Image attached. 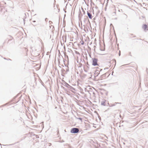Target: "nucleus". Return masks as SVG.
<instances>
[{"instance_id":"f257e3e1","label":"nucleus","mask_w":148,"mask_h":148,"mask_svg":"<svg viewBox=\"0 0 148 148\" xmlns=\"http://www.w3.org/2000/svg\"><path fill=\"white\" fill-rule=\"evenodd\" d=\"M79 130L78 128H73L71 130V132L72 134H75L79 132Z\"/></svg>"},{"instance_id":"f03ea898","label":"nucleus","mask_w":148,"mask_h":148,"mask_svg":"<svg viewBox=\"0 0 148 148\" xmlns=\"http://www.w3.org/2000/svg\"><path fill=\"white\" fill-rule=\"evenodd\" d=\"M92 60V65L93 66H98V65L97 63L98 59L96 58H93Z\"/></svg>"},{"instance_id":"7ed1b4c3","label":"nucleus","mask_w":148,"mask_h":148,"mask_svg":"<svg viewBox=\"0 0 148 148\" xmlns=\"http://www.w3.org/2000/svg\"><path fill=\"white\" fill-rule=\"evenodd\" d=\"M87 14L89 18L90 19H92V16L91 13L89 12L88 11H87Z\"/></svg>"},{"instance_id":"20e7f679","label":"nucleus","mask_w":148,"mask_h":148,"mask_svg":"<svg viewBox=\"0 0 148 148\" xmlns=\"http://www.w3.org/2000/svg\"><path fill=\"white\" fill-rule=\"evenodd\" d=\"M147 28V26L146 24H144L143 26V28L144 29V30H146V29Z\"/></svg>"},{"instance_id":"39448f33","label":"nucleus","mask_w":148,"mask_h":148,"mask_svg":"<svg viewBox=\"0 0 148 148\" xmlns=\"http://www.w3.org/2000/svg\"><path fill=\"white\" fill-rule=\"evenodd\" d=\"M105 101H106L105 100L102 101L101 103V105L105 106L106 105Z\"/></svg>"},{"instance_id":"423d86ee","label":"nucleus","mask_w":148,"mask_h":148,"mask_svg":"<svg viewBox=\"0 0 148 148\" xmlns=\"http://www.w3.org/2000/svg\"><path fill=\"white\" fill-rule=\"evenodd\" d=\"M75 117L76 119H79L81 121H82V118H77L76 117Z\"/></svg>"},{"instance_id":"0eeeda50","label":"nucleus","mask_w":148,"mask_h":148,"mask_svg":"<svg viewBox=\"0 0 148 148\" xmlns=\"http://www.w3.org/2000/svg\"><path fill=\"white\" fill-rule=\"evenodd\" d=\"M82 14H81V12H80V13H79V18H80V17L82 16Z\"/></svg>"},{"instance_id":"6e6552de","label":"nucleus","mask_w":148,"mask_h":148,"mask_svg":"<svg viewBox=\"0 0 148 148\" xmlns=\"http://www.w3.org/2000/svg\"><path fill=\"white\" fill-rule=\"evenodd\" d=\"M82 9L83 10V12H84V14H85V11L84 10H83V8H82Z\"/></svg>"},{"instance_id":"1a4fd4ad","label":"nucleus","mask_w":148,"mask_h":148,"mask_svg":"<svg viewBox=\"0 0 148 148\" xmlns=\"http://www.w3.org/2000/svg\"><path fill=\"white\" fill-rule=\"evenodd\" d=\"M9 37L10 40H11L12 38V37L10 36H9Z\"/></svg>"},{"instance_id":"9d476101","label":"nucleus","mask_w":148,"mask_h":148,"mask_svg":"<svg viewBox=\"0 0 148 148\" xmlns=\"http://www.w3.org/2000/svg\"><path fill=\"white\" fill-rule=\"evenodd\" d=\"M115 103H116V104H117V103H118V102H115Z\"/></svg>"},{"instance_id":"9b49d317","label":"nucleus","mask_w":148,"mask_h":148,"mask_svg":"<svg viewBox=\"0 0 148 148\" xmlns=\"http://www.w3.org/2000/svg\"><path fill=\"white\" fill-rule=\"evenodd\" d=\"M36 21H33V22H36Z\"/></svg>"},{"instance_id":"f8f14e48","label":"nucleus","mask_w":148,"mask_h":148,"mask_svg":"<svg viewBox=\"0 0 148 148\" xmlns=\"http://www.w3.org/2000/svg\"><path fill=\"white\" fill-rule=\"evenodd\" d=\"M98 75V74H97V75H96V76H97Z\"/></svg>"},{"instance_id":"ddd939ff","label":"nucleus","mask_w":148,"mask_h":148,"mask_svg":"<svg viewBox=\"0 0 148 148\" xmlns=\"http://www.w3.org/2000/svg\"><path fill=\"white\" fill-rule=\"evenodd\" d=\"M84 43L83 42V43H82V45H83V44H84Z\"/></svg>"},{"instance_id":"4468645a","label":"nucleus","mask_w":148,"mask_h":148,"mask_svg":"<svg viewBox=\"0 0 148 148\" xmlns=\"http://www.w3.org/2000/svg\"><path fill=\"white\" fill-rule=\"evenodd\" d=\"M120 53L119 54V56H120Z\"/></svg>"},{"instance_id":"2eb2a0df","label":"nucleus","mask_w":148,"mask_h":148,"mask_svg":"<svg viewBox=\"0 0 148 148\" xmlns=\"http://www.w3.org/2000/svg\"><path fill=\"white\" fill-rule=\"evenodd\" d=\"M36 25H34V26H36Z\"/></svg>"},{"instance_id":"dca6fc26","label":"nucleus","mask_w":148,"mask_h":148,"mask_svg":"<svg viewBox=\"0 0 148 148\" xmlns=\"http://www.w3.org/2000/svg\"><path fill=\"white\" fill-rule=\"evenodd\" d=\"M118 11H119V12H120V10H118Z\"/></svg>"},{"instance_id":"f3484780","label":"nucleus","mask_w":148,"mask_h":148,"mask_svg":"<svg viewBox=\"0 0 148 148\" xmlns=\"http://www.w3.org/2000/svg\"><path fill=\"white\" fill-rule=\"evenodd\" d=\"M114 13L115 14H116V12H114Z\"/></svg>"},{"instance_id":"a211bd4d","label":"nucleus","mask_w":148,"mask_h":148,"mask_svg":"<svg viewBox=\"0 0 148 148\" xmlns=\"http://www.w3.org/2000/svg\"><path fill=\"white\" fill-rule=\"evenodd\" d=\"M51 22L50 21H49V22Z\"/></svg>"},{"instance_id":"6ab92c4d","label":"nucleus","mask_w":148,"mask_h":148,"mask_svg":"<svg viewBox=\"0 0 148 148\" xmlns=\"http://www.w3.org/2000/svg\"><path fill=\"white\" fill-rule=\"evenodd\" d=\"M125 15H126V17H127V15H126V14H125Z\"/></svg>"},{"instance_id":"aec40b11","label":"nucleus","mask_w":148,"mask_h":148,"mask_svg":"<svg viewBox=\"0 0 148 148\" xmlns=\"http://www.w3.org/2000/svg\"><path fill=\"white\" fill-rule=\"evenodd\" d=\"M47 19V18H46L45 19V20L46 21V19Z\"/></svg>"}]
</instances>
